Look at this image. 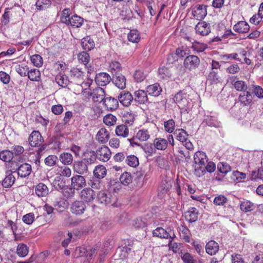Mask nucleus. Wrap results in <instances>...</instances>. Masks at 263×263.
Wrapping results in <instances>:
<instances>
[{"mask_svg":"<svg viewBox=\"0 0 263 263\" xmlns=\"http://www.w3.org/2000/svg\"><path fill=\"white\" fill-rule=\"evenodd\" d=\"M173 99L180 110L181 114H189L192 101L189 94L184 90H180L175 95Z\"/></svg>","mask_w":263,"mask_h":263,"instance_id":"nucleus-1","label":"nucleus"},{"mask_svg":"<svg viewBox=\"0 0 263 263\" xmlns=\"http://www.w3.org/2000/svg\"><path fill=\"white\" fill-rule=\"evenodd\" d=\"M194 174L197 177H201L205 174L204 166L208 162V157L205 153L198 151L194 155Z\"/></svg>","mask_w":263,"mask_h":263,"instance_id":"nucleus-2","label":"nucleus"},{"mask_svg":"<svg viewBox=\"0 0 263 263\" xmlns=\"http://www.w3.org/2000/svg\"><path fill=\"white\" fill-rule=\"evenodd\" d=\"M98 201L104 204H110L114 206H116V203L117 201V198L113 196L110 193H105L104 191H100L98 194L97 196Z\"/></svg>","mask_w":263,"mask_h":263,"instance_id":"nucleus-3","label":"nucleus"},{"mask_svg":"<svg viewBox=\"0 0 263 263\" xmlns=\"http://www.w3.org/2000/svg\"><path fill=\"white\" fill-rule=\"evenodd\" d=\"M200 59L194 55L187 56L184 61L183 65L185 69L192 70L197 68L200 64Z\"/></svg>","mask_w":263,"mask_h":263,"instance_id":"nucleus-4","label":"nucleus"},{"mask_svg":"<svg viewBox=\"0 0 263 263\" xmlns=\"http://www.w3.org/2000/svg\"><path fill=\"white\" fill-rule=\"evenodd\" d=\"M70 82L77 85L81 83L84 80V72L79 68L73 67L69 71Z\"/></svg>","mask_w":263,"mask_h":263,"instance_id":"nucleus-5","label":"nucleus"},{"mask_svg":"<svg viewBox=\"0 0 263 263\" xmlns=\"http://www.w3.org/2000/svg\"><path fill=\"white\" fill-rule=\"evenodd\" d=\"M96 153L97 158L103 162H107L110 159L111 154L109 148L105 145L99 147Z\"/></svg>","mask_w":263,"mask_h":263,"instance_id":"nucleus-6","label":"nucleus"},{"mask_svg":"<svg viewBox=\"0 0 263 263\" xmlns=\"http://www.w3.org/2000/svg\"><path fill=\"white\" fill-rule=\"evenodd\" d=\"M196 32L202 36L208 35L211 32V25L204 21L199 22L195 26Z\"/></svg>","mask_w":263,"mask_h":263,"instance_id":"nucleus-7","label":"nucleus"},{"mask_svg":"<svg viewBox=\"0 0 263 263\" xmlns=\"http://www.w3.org/2000/svg\"><path fill=\"white\" fill-rule=\"evenodd\" d=\"M43 141V139L39 131L34 130L30 135L28 138V142L32 147L40 146Z\"/></svg>","mask_w":263,"mask_h":263,"instance_id":"nucleus-8","label":"nucleus"},{"mask_svg":"<svg viewBox=\"0 0 263 263\" xmlns=\"http://www.w3.org/2000/svg\"><path fill=\"white\" fill-rule=\"evenodd\" d=\"M71 186L73 189L79 190L82 189L86 185L85 178L81 175H76L71 178Z\"/></svg>","mask_w":263,"mask_h":263,"instance_id":"nucleus-9","label":"nucleus"},{"mask_svg":"<svg viewBox=\"0 0 263 263\" xmlns=\"http://www.w3.org/2000/svg\"><path fill=\"white\" fill-rule=\"evenodd\" d=\"M114 85L119 89H123L126 87V78L125 76L120 73L113 74L111 79Z\"/></svg>","mask_w":263,"mask_h":263,"instance_id":"nucleus-10","label":"nucleus"},{"mask_svg":"<svg viewBox=\"0 0 263 263\" xmlns=\"http://www.w3.org/2000/svg\"><path fill=\"white\" fill-rule=\"evenodd\" d=\"M153 234L154 236L159 237L160 238L168 239V246H170L171 242L173 240L172 237L165 230L161 227H158L153 231Z\"/></svg>","mask_w":263,"mask_h":263,"instance_id":"nucleus-11","label":"nucleus"},{"mask_svg":"<svg viewBox=\"0 0 263 263\" xmlns=\"http://www.w3.org/2000/svg\"><path fill=\"white\" fill-rule=\"evenodd\" d=\"M86 208V205L82 201H75L71 206V211L76 215H82Z\"/></svg>","mask_w":263,"mask_h":263,"instance_id":"nucleus-12","label":"nucleus"},{"mask_svg":"<svg viewBox=\"0 0 263 263\" xmlns=\"http://www.w3.org/2000/svg\"><path fill=\"white\" fill-rule=\"evenodd\" d=\"M18 176L22 178L28 176L32 172L31 165L27 163H23L18 166L16 169Z\"/></svg>","mask_w":263,"mask_h":263,"instance_id":"nucleus-13","label":"nucleus"},{"mask_svg":"<svg viewBox=\"0 0 263 263\" xmlns=\"http://www.w3.org/2000/svg\"><path fill=\"white\" fill-rule=\"evenodd\" d=\"M111 78L109 74L106 72H101L97 74L95 77L96 83L100 86H105L108 84L110 81Z\"/></svg>","mask_w":263,"mask_h":263,"instance_id":"nucleus-14","label":"nucleus"},{"mask_svg":"<svg viewBox=\"0 0 263 263\" xmlns=\"http://www.w3.org/2000/svg\"><path fill=\"white\" fill-rule=\"evenodd\" d=\"M92 99L95 102H101L104 101L105 99L104 90L100 87H98L93 89L91 92Z\"/></svg>","mask_w":263,"mask_h":263,"instance_id":"nucleus-15","label":"nucleus"},{"mask_svg":"<svg viewBox=\"0 0 263 263\" xmlns=\"http://www.w3.org/2000/svg\"><path fill=\"white\" fill-rule=\"evenodd\" d=\"M198 215V210L196 208L192 207L184 213V217L186 221L192 223L197 220Z\"/></svg>","mask_w":263,"mask_h":263,"instance_id":"nucleus-16","label":"nucleus"},{"mask_svg":"<svg viewBox=\"0 0 263 263\" xmlns=\"http://www.w3.org/2000/svg\"><path fill=\"white\" fill-rule=\"evenodd\" d=\"M80 197L87 202H91L96 198V194L92 189L90 188H85L81 191Z\"/></svg>","mask_w":263,"mask_h":263,"instance_id":"nucleus-17","label":"nucleus"},{"mask_svg":"<svg viewBox=\"0 0 263 263\" xmlns=\"http://www.w3.org/2000/svg\"><path fill=\"white\" fill-rule=\"evenodd\" d=\"M118 100L124 106H128L134 100L132 94L128 91H122L118 97Z\"/></svg>","mask_w":263,"mask_h":263,"instance_id":"nucleus-18","label":"nucleus"},{"mask_svg":"<svg viewBox=\"0 0 263 263\" xmlns=\"http://www.w3.org/2000/svg\"><path fill=\"white\" fill-rule=\"evenodd\" d=\"M134 100L139 104H145L148 101L146 91L139 89L134 92Z\"/></svg>","mask_w":263,"mask_h":263,"instance_id":"nucleus-19","label":"nucleus"},{"mask_svg":"<svg viewBox=\"0 0 263 263\" xmlns=\"http://www.w3.org/2000/svg\"><path fill=\"white\" fill-rule=\"evenodd\" d=\"M87 164L83 160L76 161L73 164L74 171L79 174H84L88 171Z\"/></svg>","mask_w":263,"mask_h":263,"instance_id":"nucleus-20","label":"nucleus"},{"mask_svg":"<svg viewBox=\"0 0 263 263\" xmlns=\"http://www.w3.org/2000/svg\"><path fill=\"white\" fill-rule=\"evenodd\" d=\"M77 58L79 63L85 65L87 68L88 73H90L92 71L91 67H88L87 65L90 61L89 54L85 51H82L78 54Z\"/></svg>","mask_w":263,"mask_h":263,"instance_id":"nucleus-21","label":"nucleus"},{"mask_svg":"<svg viewBox=\"0 0 263 263\" xmlns=\"http://www.w3.org/2000/svg\"><path fill=\"white\" fill-rule=\"evenodd\" d=\"M192 14L197 20L203 19L207 14L205 7L204 5H198L192 11Z\"/></svg>","mask_w":263,"mask_h":263,"instance_id":"nucleus-22","label":"nucleus"},{"mask_svg":"<svg viewBox=\"0 0 263 263\" xmlns=\"http://www.w3.org/2000/svg\"><path fill=\"white\" fill-rule=\"evenodd\" d=\"M103 103L108 110L111 111L116 109L119 105L118 100L111 97L106 98Z\"/></svg>","mask_w":263,"mask_h":263,"instance_id":"nucleus-23","label":"nucleus"},{"mask_svg":"<svg viewBox=\"0 0 263 263\" xmlns=\"http://www.w3.org/2000/svg\"><path fill=\"white\" fill-rule=\"evenodd\" d=\"M162 91V88L158 83H155L146 87V92L149 95L157 97Z\"/></svg>","mask_w":263,"mask_h":263,"instance_id":"nucleus-24","label":"nucleus"},{"mask_svg":"<svg viewBox=\"0 0 263 263\" xmlns=\"http://www.w3.org/2000/svg\"><path fill=\"white\" fill-rule=\"evenodd\" d=\"M250 90H246L240 93L238 97V100L245 105H250L252 101L253 97Z\"/></svg>","mask_w":263,"mask_h":263,"instance_id":"nucleus-25","label":"nucleus"},{"mask_svg":"<svg viewBox=\"0 0 263 263\" xmlns=\"http://www.w3.org/2000/svg\"><path fill=\"white\" fill-rule=\"evenodd\" d=\"M109 133L104 128H101L96 135V139L100 143H105L109 139Z\"/></svg>","mask_w":263,"mask_h":263,"instance_id":"nucleus-26","label":"nucleus"},{"mask_svg":"<svg viewBox=\"0 0 263 263\" xmlns=\"http://www.w3.org/2000/svg\"><path fill=\"white\" fill-rule=\"evenodd\" d=\"M83 23V18L75 14L70 17V19L66 25H70L74 28H79L82 25Z\"/></svg>","mask_w":263,"mask_h":263,"instance_id":"nucleus-27","label":"nucleus"},{"mask_svg":"<svg viewBox=\"0 0 263 263\" xmlns=\"http://www.w3.org/2000/svg\"><path fill=\"white\" fill-rule=\"evenodd\" d=\"M205 250L208 254L213 255L218 252L219 245L216 241L211 240L206 245Z\"/></svg>","mask_w":263,"mask_h":263,"instance_id":"nucleus-28","label":"nucleus"},{"mask_svg":"<svg viewBox=\"0 0 263 263\" xmlns=\"http://www.w3.org/2000/svg\"><path fill=\"white\" fill-rule=\"evenodd\" d=\"M249 24L245 21H239L233 26L234 31L238 33H246L249 30Z\"/></svg>","mask_w":263,"mask_h":263,"instance_id":"nucleus-29","label":"nucleus"},{"mask_svg":"<svg viewBox=\"0 0 263 263\" xmlns=\"http://www.w3.org/2000/svg\"><path fill=\"white\" fill-rule=\"evenodd\" d=\"M154 146L155 149L164 151L168 145L167 140L161 138H157L154 141Z\"/></svg>","mask_w":263,"mask_h":263,"instance_id":"nucleus-30","label":"nucleus"},{"mask_svg":"<svg viewBox=\"0 0 263 263\" xmlns=\"http://www.w3.org/2000/svg\"><path fill=\"white\" fill-rule=\"evenodd\" d=\"M35 192L39 197H45L48 194L49 190L46 185L40 183L36 186Z\"/></svg>","mask_w":263,"mask_h":263,"instance_id":"nucleus-31","label":"nucleus"},{"mask_svg":"<svg viewBox=\"0 0 263 263\" xmlns=\"http://www.w3.org/2000/svg\"><path fill=\"white\" fill-rule=\"evenodd\" d=\"M27 76L31 81L39 82L41 80V72L37 69H32L28 71Z\"/></svg>","mask_w":263,"mask_h":263,"instance_id":"nucleus-32","label":"nucleus"},{"mask_svg":"<svg viewBox=\"0 0 263 263\" xmlns=\"http://www.w3.org/2000/svg\"><path fill=\"white\" fill-rule=\"evenodd\" d=\"M232 79L233 80L231 82V83L236 90L242 92H245L247 90L248 87L245 82Z\"/></svg>","mask_w":263,"mask_h":263,"instance_id":"nucleus-33","label":"nucleus"},{"mask_svg":"<svg viewBox=\"0 0 263 263\" xmlns=\"http://www.w3.org/2000/svg\"><path fill=\"white\" fill-rule=\"evenodd\" d=\"M81 45L85 50H91L95 47V43L90 36H86L82 40Z\"/></svg>","mask_w":263,"mask_h":263,"instance_id":"nucleus-34","label":"nucleus"},{"mask_svg":"<svg viewBox=\"0 0 263 263\" xmlns=\"http://www.w3.org/2000/svg\"><path fill=\"white\" fill-rule=\"evenodd\" d=\"M106 169L105 166L102 165H99L95 167L93 170V175L98 179L103 178L106 175Z\"/></svg>","mask_w":263,"mask_h":263,"instance_id":"nucleus-35","label":"nucleus"},{"mask_svg":"<svg viewBox=\"0 0 263 263\" xmlns=\"http://www.w3.org/2000/svg\"><path fill=\"white\" fill-rule=\"evenodd\" d=\"M128 41L133 43H138L141 40L139 32L137 29L131 30L127 35Z\"/></svg>","mask_w":263,"mask_h":263,"instance_id":"nucleus-36","label":"nucleus"},{"mask_svg":"<svg viewBox=\"0 0 263 263\" xmlns=\"http://www.w3.org/2000/svg\"><path fill=\"white\" fill-rule=\"evenodd\" d=\"M115 132L116 135L121 137L126 138L129 134V130L127 126L122 124L116 127Z\"/></svg>","mask_w":263,"mask_h":263,"instance_id":"nucleus-37","label":"nucleus"},{"mask_svg":"<svg viewBox=\"0 0 263 263\" xmlns=\"http://www.w3.org/2000/svg\"><path fill=\"white\" fill-rule=\"evenodd\" d=\"M54 210L59 212H64L68 206V202L64 199H60L54 204Z\"/></svg>","mask_w":263,"mask_h":263,"instance_id":"nucleus-38","label":"nucleus"},{"mask_svg":"<svg viewBox=\"0 0 263 263\" xmlns=\"http://www.w3.org/2000/svg\"><path fill=\"white\" fill-rule=\"evenodd\" d=\"M97 158V156L96 152L91 151L84 154L83 160L85 161L87 164H91L95 162Z\"/></svg>","mask_w":263,"mask_h":263,"instance_id":"nucleus-39","label":"nucleus"},{"mask_svg":"<svg viewBox=\"0 0 263 263\" xmlns=\"http://www.w3.org/2000/svg\"><path fill=\"white\" fill-rule=\"evenodd\" d=\"M158 74L160 79L167 80L171 77L172 71L170 68L163 67L158 69Z\"/></svg>","mask_w":263,"mask_h":263,"instance_id":"nucleus-40","label":"nucleus"},{"mask_svg":"<svg viewBox=\"0 0 263 263\" xmlns=\"http://www.w3.org/2000/svg\"><path fill=\"white\" fill-rule=\"evenodd\" d=\"M174 135L175 136L177 140L182 143H184L185 140L187 139L188 137V134L182 128L176 129L174 133Z\"/></svg>","mask_w":263,"mask_h":263,"instance_id":"nucleus-41","label":"nucleus"},{"mask_svg":"<svg viewBox=\"0 0 263 263\" xmlns=\"http://www.w3.org/2000/svg\"><path fill=\"white\" fill-rule=\"evenodd\" d=\"M55 81L59 85L62 87H66L68 85L69 82H70V79L69 80L66 75L62 74V73H59L56 76Z\"/></svg>","mask_w":263,"mask_h":263,"instance_id":"nucleus-42","label":"nucleus"},{"mask_svg":"<svg viewBox=\"0 0 263 263\" xmlns=\"http://www.w3.org/2000/svg\"><path fill=\"white\" fill-rule=\"evenodd\" d=\"M120 181L121 184L127 186L133 181V176L131 173L125 172L122 174L120 177Z\"/></svg>","mask_w":263,"mask_h":263,"instance_id":"nucleus-43","label":"nucleus"},{"mask_svg":"<svg viewBox=\"0 0 263 263\" xmlns=\"http://www.w3.org/2000/svg\"><path fill=\"white\" fill-rule=\"evenodd\" d=\"M15 178L11 174H8L2 181V185L4 187L8 188L11 186L15 181Z\"/></svg>","mask_w":263,"mask_h":263,"instance_id":"nucleus-44","label":"nucleus"},{"mask_svg":"<svg viewBox=\"0 0 263 263\" xmlns=\"http://www.w3.org/2000/svg\"><path fill=\"white\" fill-rule=\"evenodd\" d=\"M60 160L65 165H69L72 162L73 157L69 153H63L60 156Z\"/></svg>","mask_w":263,"mask_h":263,"instance_id":"nucleus-45","label":"nucleus"},{"mask_svg":"<svg viewBox=\"0 0 263 263\" xmlns=\"http://www.w3.org/2000/svg\"><path fill=\"white\" fill-rule=\"evenodd\" d=\"M179 231L182 239L186 242H190V230L186 227L181 226L179 228Z\"/></svg>","mask_w":263,"mask_h":263,"instance_id":"nucleus-46","label":"nucleus"},{"mask_svg":"<svg viewBox=\"0 0 263 263\" xmlns=\"http://www.w3.org/2000/svg\"><path fill=\"white\" fill-rule=\"evenodd\" d=\"M13 157V153L8 150L3 151L0 153V159L5 162H10Z\"/></svg>","mask_w":263,"mask_h":263,"instance_id":"nucleus-47","label":"nucleus"},{"mask_svg":"<svg viewBox=\"0 0 263 263\" xmlns=\"http://www.w3.org/2000/svg\"><path fill=\"white\" fill-rule=\"evenodd\" d=\"M255 206L253 203L249 201H245L241 203L240 208L244 212H250L254 210Z\"/></svg>","mask_w":263,"mask_h":263,"instance_id":"nucleus-48","label":"nucleus"},{"mask_svg":"<svg viewBox=\"0 0 263 263\" xmlns=\"http://www.w3.org/2000/svg\"><path fill=\"white\" fill-rule=\"evenodd\" d=\"M208 47L206 44L194 41L192 43V48L197 52H201L204 51Z\"/></svg>","mask_w":263,"mask_h":263,"instance_id":"nucleus-49","label":"nucleus"},{"mask_svg":"<svg viewBox=\"0 0 263 263\" xmlns=\"http://www.w3.org/2000/svg\"><path fill=\"white\" fill-rule=\"evenodd\" d=\"M142 148L147 156H151L155 153V147L152 143H147L142 146Z\"/></svg>","mask_w":263,"mask_h":263,"instance_id":"nucleus-50","label":"nucleus"},{"mask_svg":"<svg viewBox=\"0 0 263 263\" xmlns=\"http://www.w3.org/2000/svg\"><path fill=\"white\" fill-rule=\"evenodd\" d=\"M30 60L33 65L37 67H41L43 63L42 57L37 54L31 56Z\"/></svg>","mask_w":263,"mask_h":263,"instance_id":"nucleus-51","label":"nucleus"},{"mask_svg":"<svg viewBox=\"0 0 263 263\" xmlns=\"http://www.w3.org/2000/svg\"><path fill=\"white\" fill-rule=\"evenodd\" d=\"M16 253L20 257H25L28 253V249L27 246L24 243L19 244L17 246Z\"/></svg>","mask_w":263,"mask_h":263,"instance_id":"nucleus-52","label":"nucleus"},{"mask_svg":"<svg viewBox=\"0 0 263 263\" xmlns=\"http://www.w3.org/2000/svg\"><path fill=\"white\" fill-rule=\"evenodd\" d=\"M109 68L112 75L113 74L119 73L118 72L122 69L120 63L116 61H111L109 64Z\"/></svg>","mask_w":263,"mask_h":263,"instance_id":"nucleus-53","label":"nucleus"},{"mask_svg":"<svg viewBox=\"0 0 263 263\" xmlns=\"http://www.w3.org/2000/svg\"><path fill=\"white\" fill-rule=\"evenodd\" d=\"M249 90H252L258 98H263V89L259 85H252L249 87Z\"/></svg>","mask_w":263,"mask_h":263,"instance_id":"nucleus-54","label":"nucleus"},{"mask_svg":"<svg viewBox=\"0 0 263 263\" xmlns=\"http://www.w3.org/2000/svg\"><path fill=\"white\" fill-rule=\"evenodd\" d=\"M50 5V0H37L35 4L36 8L39 10H44Z\"/></svg>","mask_w":263,"mask_h":263,"instance_id":"nucleus-55","label":"nucleus"},{"mask_svg":"<svg viewBox=\"0 0 263 263\" xmlns=\"http://www.w3.org/2000/svg\"><path fill=\"white\" fill-rule=\"evenodd\" d=\"M135 81L138 83L141 82L146 78V74L143 70H136L133 75Z\"/></svg>","mask_w":263,"mask_h":263,"instance_id":"nucleus-56","label":"nucleus"},{"mask_svg":"<svg viewBox=\"0 0 263 263\" xmlns=\"http://www.w3.org/2000/svg\"><path fill=\"white\" fill-rule=\"evenodd\" d=\"M149 138V135L147 130H139L136 135V138L141 141H145Z\"/></svg>","mask_w":263,"mask_h":263,"instance_id":"nucleus-57","label":"nucleus"},{"mask_svg":"<svg viewBox=\"0 0 263 263\" xmlns=\"http://www.w3.org/2000/svg\"><path fill=\"white\" fill-rule=\"evenodd\" d=\"M125 161L127 164L133 167L137 166L139 164L138 159L134 155H129L127 156L126 158Z\"/></svg>","mask_w":263,"mask_h":263,"instance_id":"nucleus-58","label":"nucleus"},{"mask_svg":"<svg viewBox=\"0 0 263 263\" xmlns=\"http://www.w3.org/2000/svg\"><path fill=\"white\" fill-rule=\"evenodd\" d=\"M17 72L21 76V77H26L27 76V72L29 70V67L27 65L22 64L18 65V67L16 69Z\"/></svg>","mask_w":263,"mask_h":263,"instance_id":"nucleus-59","label":"nucleus"},{"mask_svg":"<svg viewBox=\"0 0 263 263\" xmlns=\"http://www.w3.org/2000/svg\"><path fill=\"white\" fill-rule=\"evenodd\" d=\"M208 80L212 84H217L220 81V79L217 72L213 70L210 72L208 75Z\"/></svg>","mask_w":263,"mask_h":263,"instance_id":"nucleus-60","label":"nucleus"},{"mask_svg":"<svg viewBox=\"0 0 263 263\" xmlns=\"http://www.w3.org/2000/svg\"><path fill=\"white\" fill-rule=\"evenodd\" d=\"M53 186L54 188L59 191L62 190L64 187V183L63 182L61 177L60 176H57L55 177L54 180L53 182Z\"/></svg>","mask_w":263,"mask_h":263,"instance_id":"nucleus-61","label":"nucleus"},{"mask_svg":"<svg viewBox=\"0 0 263 263\" xmlns=\"http://www.w3.org/2000/svg\"><path fill=\"white\" fill-rule=\"evenodd\" d=\"M219 171L223 174H227L231 171V167L227 162H220L217 166Z\"/></svg>","mask_w":263,"mask_h":263,"instance_id":"nucleus-62","label":"nucleus"},{"mask_svg":"<svg viewBox=\"0 0 263 263\" xmlns=\"http://www.w3.org/2000/svg\"><path fill=\"white\" fill-rule=\"evenodd\" d=\"M70 19V10L68 8H65L62 12L61 21L63 23L67 24Z\"/></svg>","mask_w":263,"mask_h":263,"instance_id":"nucleus-63","label":"nucleus"},{"mask_svg":"<svg viewBox=\"0 0 263 263\" xmlns=\"http://www.w3.org/2000/svg\"><path fill=\"white\" fill-rule=\"evenodd\" d=\"M58 160V157L55 155H49L45 159V164L49 166H52L56 164Z\"/></svg>","mask_w":263,"mask_h":263,"instance_id":"nucleus-64","label":"nucleus"}]
</instances>
